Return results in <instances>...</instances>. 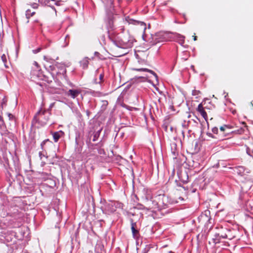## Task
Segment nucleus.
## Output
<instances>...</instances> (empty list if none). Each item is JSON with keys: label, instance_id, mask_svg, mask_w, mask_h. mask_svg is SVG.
Here are the masks:
<instances>
[{"label": "nucleus", "instance_id": "1", "mask_svg": "<svg viewBox=\"0 0 253 253\" xmlns=\"http://www.w3.org/2000/svg\"><path fill=\"white\" fill-rule=\"evenodd\" d=\"M109 39L112 42L113 45L115 46V47H116L125 48L127 47V42L123 41L122 39H119L118 37H114L113 36L111 35L109 36ZM110 50L113 52V53L115 54L114 56H121V55L118 54V53L114 52V47H111Z\"/></svg>", "mask_w": 253, "mask_h": 253}, {"label": "nucleus", "instance_id": "2", "mask_svg": "<svg viewBox=\"0 0 253 253\" xmlns=\"http://www.w3.org/2000/svg\"><path fill=\"white\" fill-rule=\"evenodd\" d=\"M154 202H157L158 210L166 209L168 205V198L164 194H160L154 197Z\"/></svg>", "mask_w": 253, "mask_h": 253}, {"label": "nucleus", "instance_id": "3", "mask_svg": "<svg viewBox=\"0 0 253 253\" xmlns=\"http://www.w3.org/2000/svg\"><path fill=\"white\" fill-rule=\"evenodd\" d=\"M54 71L58 78L62 79L66 77V69L64 64L57 63L54 67Z\"/></svg>", "mask_w": 253, "mask_h": 253}, {"label": "nucleus", "instance_id": "4", "mask_svg": "<svg viewBox=\"0 0 253 253\" xmlns=\"http://www.w3.org/2000/svg\"><path fill=\"white\" fill-rule=\"evenodd\" d=\"M145 206L146 208L148 210H152L154 212L159 211L157 202H154V197L151 198L150 200H147Z\"/></svg>", "mask_w": 253, "mask_h": 253}, {"label": "nucleus", "instance_id": "5", "mask_svg": "<svg viewBox=\"0 0 253 253\" xmlns=\"http://www.w3.org/2000/svg\"><path fill=\"white\" fill-rule=\"evenodd\" d=\"M207 107H204L202 103L199 104L197 110L200 113L201 116L204 118V119L207 121L208 119L207 112L206 111Z\"/></svg>", "mask_w": 253, "mask_h": 253}, {"label": "nucleus", "instance_id": "6", "mask_svg": "<svg viewBox=\"0 0 253 253\" xmlns=\"http://www.w3.org/2000/svg\"><path fill=\"white\" fill-rule=\"evenodd\" d=\"M232 127L224 125L220 127V133L219 135L222 136H228L230 133V129Z\"/></svg>", "mask_w": 253, "mask_h": 253}, {"label": "nucleus", "instance_id": "7", "mask_svg": "<svg viewBox=\"0 0 253 253\" xmlns=\"http://www.w3.org/2000/svg\"><path fill=\"white\" fill-rule=\"evenodd\" d=\"M131 229L133 237L134 238H137L139 235V231L136 229V223L133 222L132 219H130Z\"/></svg>", "mask_w": 253, "mask_h": 253}, {"label": "nucleus", "instance_id": "8", "mask_svg": "<svg viewBox=\"0 0 253 253\" xmlns=\"http://www.w3.org/2000/svg\"><path fill=\"white\" fill-rule=\"evenodd\" d=\"M41 79L49 84L54 80V77L51 73L47 72L42 75V78H41Z\"/></svg>", "mask_w": 253, "mask_h": 253}, {"label": "nucleus", "instance_id": "9", "mask_svg": "<svg viewBox=\"0 0 253 253\" xmlns=\"http://www.w3.org/2000/svg\"><path fill=\"white\" fill-rule=\"evenodd\" d=\"M81 93L80 90L78 89H70L68 91L66 94L68 96H70L72 98L74 99L77 97Z\"/></svg>", "mask_w": 253, "mask_h": 253}, {"label": "nucleus", "instance_id": "10", "mask_svg": "<svg viewBox=\"0 0 253 253\" xmlns=\"http://www.w3.org/2000/svg\"><path fill=\"white\" fill-rule=\"evenodd\" d=\"M51 133L55 142H57L61 137V135H64V132L62 131H56Z\"/></svg>", "mask_w": 253, "mask_h": 253}, {"label": "nucleus", "instance_id": "11", "mask_svg": "<svg viewBox=\"0 0 253 253\" xmlns=\"http://www.w3.org/2000/svg\"><path fill=\"white\" fill-rule=\"evenodd\" d=\"M37 8V4H35V6L32 7V9H28L26 11V15L27 18H29L32 16H33L35 13V8Z\"/></svg>", "mask_w": 253, "mask_h": 253}, {"label": "nucleus", "instance_id": "12", "mask_svg": "<svg viewBox=\"0 0 253 253\" xmlns=\"http://www.w3.org/2000/svg\"><path fill=\"white\" fill-rule=\"evenodd\" d=\"M34 65L36 67L37 69H38V72H39L40 71V70H39V68H40V66L38 64V63L35 61L34 62ZM37 71H33L32 72H31V78H34L35 79V77H38V78H41V76L39 75V73H37Z\"/></svg>", "mask_w": 253, "mask_h": 253}, {"label": "nucleus", "instance_id": "13", "mask_svg": "<svg viewBox=\"0 0 253 253\" xmlns=\"http://www.w3.org/2000/svg\"><path fill=\"white\" fill-rule=\"evenodd\" d=\"M49 143L50 145H51L52 144V141L49 140L48 139H45L44 141H43L42 143L41 144V147L43 151H46L47 148L45 146L46 143Z\"/></svg>", "mask_w": 253, "mask_h": 253}, {"label": "nucleus", "instance_id": "14", "mask_svg": "<svg viewBox=\"0 0 253 253\" xmlns=\"http://www.w3.org/2000/svg\"><path fill=\"white\" fill-rule=\"evenodd\" d=\"M89 60V59L88 58L85 57L80 61L81 65L83 67L84 69H85L88 67Z\"/></svg>", "mask_w": 253, "mask_h": 253}, {"label": "nucleus", "instance_id": "15", "mask_svg": "<svg viewBox=\"0 0 253 253\" xmlns=\"http://www.w3.org/2000/svg\"><path fill=\"white\" fill-rule=\"evenodd\" d=\"M137 70L148 72H149V73L152 74L154 76H155V77H157L156 74L154 71H153L152 70L146 69V68H141V69H137Z\"/></svg>", "mask_w": 253, "mask_h": 253}, {"label": "nucleus", "instance_id": "16", "mask_svg": "<svg viewBox=\"0 0 253 253\" xmlns=\"http://www.w3.org/2000/svg\"><path fill=\"white\" fill-rule=\"evenodd\" d=\"M100 135V131H98L93 133V138H92V141L95 142L99 138Z\"/></svg>", "mask_w": 253, "mask_h": 253}, {"label": "nucleus", "instance_id": "17", "mask_svg": "<svg viewBox=\"0 0 253 253\" xmlns=\"http://www.w3.org/2000/svg\"><path fill=\"white\" fill-rule=\"evenodd\" d=\"M126 20L129 23V24H136V23H138V22L135 20H134L133 19H130L128 17H127L126 18Z\"/></svg>", "mask_w": 253, "mask_h": 253}, {"label": "nucleus", "instance_id": "18", "mask_svg": "<svg viewBox=\"0 0 253 253\" xmlns=\"http://www.w3.org/2000/svg\"><path fill=\"white\" fill-rule=\"evenodd\" d=\"M54 1H55V0H44L43 2L45 5L50 6V4H51V2H54Z\"/></svg>", "mask_w": 253, "mask_h": 253}, {"label": "nucleus", "instance_id": "19", "mask_svg": "<svg viewBox=\"0 0 253 253\" xmlns=\"http://www.w3.org/2000/svg\"><path fill=\"white\" fill-rule=\"evenodd\" d=\"M175 199H176V202H179V201L178 200H179L180 201H182L184 200V199L182 197H181V196H180L178 194L175 195Z\"/></svg>", "mask_w": 253, "mask_h": 253}, {"label": "nucleus", "instance_id": "20", "mask_svg": "<svg viewBox=\"0 0 253 253\" xmlns=\"http://www.w3.org/2000/svg\"><path fill=\"white\" fill-rule=\"evenodd\" d=\"M1 60H2V61L3 62V63L4 64H5L6 63V62H7L6 55H4V54H3L1 56Z\"/></svg>", "mask_w": 253, "mask_h": 253}, {"label": "nucleus", "instance_id": "21", "mask_svg": "<svg viewBox=\"0 0 253 253\" xmlns=\"http://www.w3.org/2000/svg\"><path fill=\"white\" fill-rule=\"evenodd\" d=\"M45 113V111H40L39 112H38L37 113V114H38V115L39 116V118H42V116L44 115Z\"/></svg>", "mask_w": 253, "mask_h": 253}, {"label": "nucleus", "instance_id": "22", "mask_svg": "<svg viewBox=\"0 0 253 253\" xmlns=\"http://www.w3.org/2000/svg\"><path fill=\"white\" fill-rule=\"evenodd\" d=\"M212 132L214 134L218 133V129L216 127H214L212 129Z\"/></svg>", "mask_w": 253, "mask_h": 253}, {"label": "nucleus", "instance_id": "23", "mask_svg": "<svg viewBox=\"0 0 253 253\" xmlns=\"http://www.w3.org/2000/svg\"><path fill=\"white\" fill-rule=\"evenodd\" d=\"M220 237L222 238H228L229 239H231V238L228 236L226 234H225L224 235H221Z\"/></svg>", "mask_w": 253, "mask_h": 253}, {"label": "nucleus", "instance_id": "24", "mask_svg": "<svg viewBox=\"0 0 253 253\" xmlns=\"http://www.w3.org/2000/svg\"><path fill=\"white\" fill-rule=\"evenodd\" d=\"M6 102H7L6 99H5V98L3 99L2 101L1 102V106L3 107L4 105L6 106Z\"/></svg>", "mask_w": 253, "mask_h": 253}, {"label": "nucleus", "instance_id": "25", "mask_svg": "<svg viewBox=\"0 0 253 253\" xmlns=\"http://www.w3.org/2000/svg\"><path fill=\"white\" fill-rule=\"evenodd\" d=\"M41 50V48L39 47L36 49L33 50V52L34 53L36 54V53L39 52Z\"/></svg>", "mask_w": 253, "mask_h": 253}, {"label": "nucleus", "instance_id": "26", "mask_svg": "<svg viewBox=\"0 0 253 253\" xmlns=\"http://www.w3.org/2000/svg\"><path fill=\"white\" fill-rule=\"evenodd\" d=\"M103 78H104V75L103 74H101L99 75L100 82H99V83H100L101 82H103Z\"/></svg>", "mask_w": 253, "mask_h": 253}, {"label": "nucleus", "instance_id": "27", "mask_svg": "<svg viewBox=\"0 0 253 253\" xmlns=\"http://www.w3.org/2000/svg\"><path fill=\"white\" fill-rule=\"evenodd\" d=\"M150 249V247L149 246L146 247L144 249V253H148V252L149 251Z\"/></svg>", "mask_w": 253, "mask_h": 253}, {"label": "nucleus", "instance_id": "28", "mask_svg": "<svg viewBox=\"0 0 253 253\" xmlns=\"http://www.w3.org/2000/svg\"><path fill=\"white\" fill-rule=\"evenodd\" d=\"M8 116L9 117V120H12L14 118V116L11 114H8Z\"/></svg>", "mask_w": 253, "mask_h": 253}, {"label": "nucleus", "instance_id": "29", "mask_svg": "<svg viewBox=\"0 0 253 253\" xmlns=\"http://www.w3.org/2000/svg\"><path fill=\"white\" fill-rule=\"evenodd\" d=\"M39 156H40L41 159H42V157L44 156V155L42 153V152H39Z\"/></svg>", "mask_w": 253, "mask_h": 253}, {"label": "nucleus", "instance_id": "30", "mask_svg": "<svg viewBox=\"0 0 253 253\" xmlns=\"http://www.w3.org/2000/svg\"><path fill=\"white\" fill-rule=\"evenodd\" d=\"M169 35V33H165V34H164V35L163 36L165 37V38H166L167 37H168Z\"/></svg>", "mask_w": 253, "mask_h": 253}, {"label": "nucleus", "instance_id": "31", "mask_svg": "<svg viewBox=\"0 0 253 253\" xmlns=\"http://www.w3.org/2000/svg\"><path fill=\"white\" fill-rule=\"evenodd\" d=\"M206 109L207 110V113H208L209 114H210V113H211V111H210V110L209 109V108H208L207 107V109Z\"/></svg>", "mask_w": 253, "mask_h": 253}, {"label": "nucleus", "instance_id": "32", "mask_svg": "<svg viewBox=\"0 0 253 253\" xmlns=\"http://www.w3.org/2000/svg\"><path fill=\"white\" fill-rule=\"evenodd\" d=\"M193 37H194V40L195 41H196V40H197V37H196V36H193Z\"/></svg>", "mask_w": 253, "mask_h": 253}, {"label": "nucleus", "instance_id": "33", "mask_svg": "<svg viewBox=\"0 0 253 253\" xmlns=\"http://www.w3.org/2000/svg\"><path fill=\"white\" fill-rule=\"evenodd\" d=\"M54 104H55V103H54H54H52V104L50 105V107H52L54 105Z\"/></svg>", "mask_w": 253, "mask_h": 253}, {"label": "nucleus", "instance_id": "34", "mask_svg": "<svg viewBox=\"0 0 253 253\" xmlns=\"http://www.w3.org/2000/svg\"><path fill=\"white\" fill-rule=\"evenodd\" d=\"M236 113V110H234L233 112H232V113L235 114V113Z\"/></svg>", "mask_w": 253, "mask_h": 253}, {"label": "nucleus", "instance_id": "35", "mask_svg": "<svg viewBox=\"0 0 253 253\" xmlns=\"http://www.w3.org/2000/svg\"><path fill=\"white\" fill-rule=\"evenodd\" d=\"M56 5H59V2H56L55 3Z\"/></svg>", "mask_w": 253, "mask_h": 253}, {"label": "nucleus", "instance_id": "36", "mask_svg": "<svg viewBox=\"0 0 253 253\" xmlns=\"http://www.w3.org/2000/svg\"><path fill=\"white\" fill-rule=\"evenodd\" d=\"M9 253H14L13 251H10Z\"/></svg>", "mask_w": 253, "mask_h": 253}, {"label": "nucleus", "instance_id": "37", "mask_svg": "<svg viewBox=\"0 0 253 253\" xmlns=\"http://www.w3.org/2000/svg\"><path fill=\"white\" fill-rule=\"evenodd\" d=\"M169 253H172V252L171 251H170V252H169Z\"/></svg>", "mask_w": 253, "mask_h": 253}]
</instances>
